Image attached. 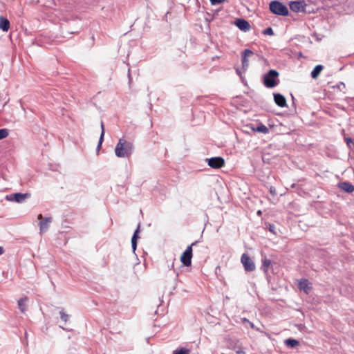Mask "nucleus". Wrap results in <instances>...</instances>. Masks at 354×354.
<instances>
[{
	"instance_id": "obj_1",
	"label": "nucleus",
	"mask_w": 354,
	"mask_h": 354,
	"mask_svg": "<svg viewBox=\"0 0 354 354\" xmlns=\"http://www.w3.org/2000/svg\"><path fill=\"white\" fill-rule=\"evenodd\" d=\"M133 143L122 138L115 146V153L118 158H129L133 153Z\"/></svg>"
},
{
	"instance_id": "obj_2",
	"label": "nucleus",
	"mask_w": 354,
	"mask_h": 354,
	"mask_svg": "<svg viewBox=\"0 0 354 354\" xmlns=\"http://www.w3.org/2000/svg\"><path fill=\"white\" fill-rule=\"evenodd\" d=\"M270 11L277 15L287 16L288 15V8L281 2L272 1L270 3Z\"/></svg>"
},
{
	"instance_id": "obj_3",
	"label": "nucleus",
	"mask_w": 354,
	"mask_h": 354,
	"mask_svg": "<svg viewBox=\"0 0 354 354\" xmlns=\"http://www.w3.org/2000/svg\"><path fill=\"white\" fill-rule=\"evenodd\" d=\"M279 73L275 70H270L263 77V84L267 88H273L277 85V79Z\"/></svg>"
},
{
	"instance_id": "obj_4",
	"label": "nucleus",
	"mask_w": 354,
	"mask_h": 354,
	"mask_svg": "<svg viewBox=\"0 0 354 354\" xmlns=\"http://www.w3.org/2000/svg\"><path fill=\"white\" fill-rule=\"evenodd\" d=\"M197 241L193 242L190 245L187 246L186 250L180 256V261L185 266H189L192 264V247L196 245Z\"/></svg>"
},
{
	"instance_id": "obj_5",
	"label": "nucleus",
	"mask_w": 354,
	"mask_h": 354,
	"mask_svg": "<svg viewBox=\"0 0 354 354\" xmlns=\"http://www.w3.org/2000/svg\"><path fill=\"white\" fill-rule=\"evenodd\" d=\"M241 261L247 272H252L255 270V265L251 258L246 254H243Z\"/></svg>"
},
{
	"instance_id": "obj_6",
	"label": "nucleus",
	"mask_w": 354,
	"mask_h": 354,
	"mask_svg": "<svg viewBox=\"0 0 354 354\" xmlns=\"http://www.w3.org/2000/svg\"><path fill=\"white\" fill-rule=\"evenodd\" d=\"M29 196V194L15 193L7 195L6 196V199L8 201H15L17 203H21Z\"/></svg>"
},
{
	"instance_id": "obj_7",
	"label": "nucleus",
	"mask_w": 354,
	"mask_h": 354,
	"mask_svg": "<svg viewBox=\"0 0 354 354\" xmlns=\"http://www.w3.org/2000/svg\"><path fill=\"white\" fill-rule=\"evenodd\" d=\"M224 164V159L221 157H214L208 159V165L214 169L221 168Z\"/></svg>"
},
{
	"instance_id": "obj_8",
	"label": "nucleus",
	"mask_w": 354,
	"mask_h": 354,
	"mask_svg": "<svg viewBox=\"0 0 354 354\" xmlns=\"http://www.w3.org/2000/svg\"><path fill=\"white\" fill-rule=\"evenodd\" d=\"M306 4L304 1H292L290 3V8L293 12H304Z\"/></svg>"
},
{
	"instance_id": "obj_9",
	"label": "nucleus",
	"mask_w": 354,
	"mask_h": 354,
	"mask_svg": "<svg viewBox=\"0 0 354 354\" xmlns=\"http://www.w3.org/2000/svg\"><path fill=\"white\" fill-rule=\"evenodd\" d=\"M253 55V52L249 49H245L242 53V69L245 71L249 66L248 57Z\"/></svg>"
},
{
	"instance_id": "obj_10",
	"label": "nucleus",
	"mask_w": 354,
	"mask_h": 354,
	"mask_svg": "<svg viewBox=\"0 0 354 354\" xmlns=\"http://www.w3.org/2000/svg\"><path fill=\"white\" fill-rule=\"evenodd\" d=\"M298 287L306 294H308L312 289L310 283L306 279H301L298 283Z\"/></svg>"
},
{
	"instance_id": "obj_11",
	"label": "nucleus",
	"mask_w": 354,
	"mask_h": 354,
	"mask_svg": "<svg viewBox=\"0 0 354 354\" xmlns=\"http://www.w3.org/2000/svg\"><path fill=\"white\" fill-rule=\"evenodd\" d=\"M235 24L241 30L245 32L250 30L251 28L250 24L248 23V21L243 19H236V21H235Z\"/></svg>"
},
{
	"instance_id": "obj_12",
	"label": "nucleus",
	"mask_w": 354,
	"mask_h": 354,
	"mask_svg": "<svg viewBox=\"0 0 354 354\" xmlns=\"http://www.w3.org/2000/svg\"><path fill=\"white\" fill-rule=\"evenodd\" d=\"M274 100L275 103L280 107L286 106V100L283 95L279 93L274 94Z\"/></svg>"
},
{
	"instance_id": "obj_13",
	"label": "nucleus",
	"mask_w": 354,
	"mask_h": 354,
	"mask_svg": "<svg viewBox=\"0 0 354 354\" xmlns=\"http://www.w3.org/2000/svg\"><path fill=\"white\" fill-rule=\"evenodd\" d=\"M0 29L7 32L10 29V21L3 17H0Z\"/></svg>"
},
{
	"instance_id": "obj_14",
	"label": "nucleus",
	"mask_w": 354,
	"mask_h": 354,
	"mask_svg": "<svg viewBox=\"0 0 354 354\" xmlns=\"http://www.w3.org/2000/svg\"><path fill=\"white\" fill-rule=\"evenodd\" d=\"M51 222L50 217H46L39 223L40 232H44L48 228V225Z\"/></svg>"
},
{
	"instance_id": "obj_15",
	"label": "nucleus",
	"mask_w": 354,
	"mask_h": 354,
	"mask_svg": "<svg viewBox=\"0 0 354 354\" xmlns=\"http://www.w3.org/2000/svg\"><path fill=\"white\" fill-rule=\"evenodd\" d=\"M140 232V225L138 226L137 230L135 231L132 239H131V245L133 250L135 251L137 248V240L138 239V233Z\"/></svg>"
},
{
	"instance_id": "obj_16",
	"label": "nucleus",
	"mask_w": 354,
	"mask_h": 354,
	"mask_svg": "<svg viewBox=\"0 0 354 354\" xmlns=\"http://www.w3.org/2000/svg\"><path fill=\"white\" fill-rule=\"evenodd\" d=\"M339 187L348 193L354 190V187L348 183H341L339 184Z\"/></svg>"
},
{
	"instance_id": "obj_17",
	"label": "nucleus",
	"mask_w": 354,
	"mask_h": 354,
	"mask_svg": "<svg viewBox=\"0 0 354 354\" xmlns=\"http://www.w3.org/2000/svg\"><path fill=\"white\" fill-rule=\"evenodd\" d=\"M323 68L324 67L322 65H317L311 72V77L313 79L317 78Z\"/></svg>"
},
{
	"instance_id": "obj_18",
	"label": "nucleus",
	"mask_w": 354,
	"mask_h": 354,
	"mask_svg": "<svg viewBox=\"0 0 354 354\" xmlns=\"http://www.w3.org/2000/svg\"><path fill=\"white\" fill-rule=\"evenodd\" d=\"M28 301V297H25L24 298H21L18 301V306H19V308L20 309V310L21 311V313H25V311L26 310V301Z\"/></svg>"
},
{
	"instance_id": "obj_19",
	"label": "nucleus",
	"mask_w": 354,
	"mask_h": 354,
	"mask_svg": "<svg viewBox=\"0 0 354 354\" xmlns=\"http://www.w3.org/2000/svg\"><path fill=\"white\" fill-rule=\"evenodd\" d=\"M254 131H257L263 133H268L269 132V129L264 124H261L258 126L256 129H252Z\"/></svg>"
},
{
	"instance_id": "obj_20",
	"label": "nucleus",
	"mask_w": 354,
	"mask_h": 354,
	"mask_svg": "<svg viewBox=\"0 0 354 354\" xmlns=\"http://www.w3.org/2000/svg\"><path fill=\"white\" fill-rule=\"evenodd\" d=\"M285 344L286 346L293 348L299 344V342L296 339H288L285 341Z\"/></svg>"
},
{
	"instance_id": "obj_21",
	"label": "nucleus",
	"mask_w": 354,
	"mask_h": 354,
	"mask_svg": "<svg viewBox=\"0 0 354 354\" xmlns=\"http://www.w3.org/2000/svg\"><path fill=\"white\" fill-rule=\"evenodd\" d=\"M271 265V261L268 259L265 258L262 261V268L265 272H267L268 270V268Z\"/></svg>"
},
{
	"instance_id": "obj_22",
	"label": "nucleus",
	"mask_w": 354,
	"mask_h": 354,
	"mask_svg": "<svg viewBox=\"0 0 354 354\" xmlns=\"http://www.w3.org/2000/svg\"><path fill=\"white\" fill-rule=\"evenodd\" d=\"M101 128H102V132H101V135H100V140H99V143H98V146H97L98 147H101V145L103 142L104 136V127L103 122L101 123Z\"/></svg>"
},
{
	"instance_id": "obj_23",
	"label": "nucleus",
	"mask_w": 354,
	"mask_h": 354,
	"mask_svg": "<svg viewBox=\"0 0 354 354\" xmlns=\"http://www.w3.org/2000/svg\"><path fill=\"white\" fill-rule=\"evenodd\" d=\"M8 136V131L6 129H0V140L6 138Z\"/></svg>"
},
{
	"instance_id": "obj_24",
	"label": "nucleus",
	"mask_w": 354,
	"mask_h": 354,
	"mask_svg": "<svg viewBox=\"0 0 354 354\" xmlns=\"http://www.w3.org/2000/svg\"><path fill=\"white\" fill-rule=\"evenodd\" d=\"M189 351L186 348H180V350L175 351L173 354H189Z\"/></svg>"
},
{
	"instance_id": "obj_25",
	"label": "nucleus",
	"mask_w": 354,
	"mask_h": 354,
	"mask_svg": "<svg viewBox=\"0 0 354 354\" xmlns=\"http://www.w3.org/2000/svg\"><path fill=\"white\" fill-rule=\"evenodd\" d=\"M61 319L66 323L69 319V315L66 314L64 311L60 312Z\"/></svg>"
},
{
	"instance_id": "obj_26",
	"label": "nucleus",
	"mask_w": 354,
	"mask_h": 354,
	"mask_svg": "<svg viewBox=\"0 0 354 354\" xmlns=\"http://www.w3.org/2000/svg\"><path fill=\"white\" fill-rule=\"evenodd\" d=\"M263 33L264 35H274V32H273V30L272 28L269 27V28H267L266 29H265L263 32Z\"/></svg>"
},
{
	"instance_id": "obj_27",
	"label": "nucleus",
	"mask_w": 354,
	"mask_h": 354,
	"mask_svg": "<svg viewBox=\"0 0 354 354\" xmlns=\"http://www.w3.org/2000/svg\"><path fill=\"white\" fill-rule=\"evenodd\" d=\"M212 4H219L225 1V0H210Z\"/></svg>"
},
{
	"instance_id": "obj_28",
	"label": "nucleus",
	"mask_w": 354,
	"mask_h": 354,
	"mask_svg": "<svg viewBox=\"0 0 354 354\" xmlns=\"http://www.w3.org/2000/svg\"><path fill=\"white\" fill-rule=\"evenodd\" d=\"M346 142L348 145H349L351 142H352V139L351 138H346Z\"/></svg>"
},
{
	"instance_id": "obj_29",
	"label": "nucleus",
	"mask_w": 354,
	"mask_h": 354,
	"mask_svg": "<svg viewBox=\"0 0 354 354\" xmlns=\"http://www.w3.org/2000/svg\"><path fill=\"white\" fill-rule=\"evenodd\" d=\"M37 218H38L39 220H41V221H43V216H42V214H39L38 215V216H37Z\"/></svg>"
},
{
	"instance_id": "obj_30",
	"label": "nucleus",
	"mask_w": 354,
	"mask_h": 354,
	"mask_svg": "<svg viewBox=\"0 0 354 354\" xmlns=\"http://www.w3.org/2000/svg\"><path fill=\"white\" fill-rule=\"evenodd\" d=\"M236 354H245L244 351H237Z\"/></svg>"
},
{
	"instance_id": "obj_31",
	"label": "nucleus",
	"mask_w": 354,
	"mask_h": 354,
	"mask_svg": "<svg viewBox=\"0 0 354 354\" xmlns=\"http://www.w3.org/2000/svg\"><path fill=\"white\" fill-rule=\"evenodd\" d=\"M3 252V249L2 247H0V254H2Z\"/></svg>"
}]
</instances>
